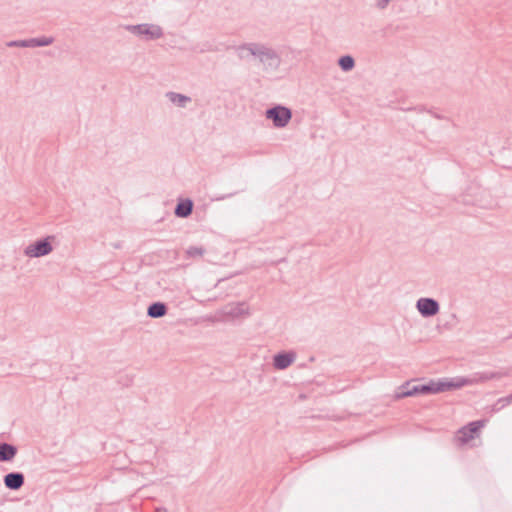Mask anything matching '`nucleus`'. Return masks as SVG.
Wrapping results in <instances>:
<instances>
[{"label": "nucleus", "instance_id": "obj_18", "mask_svg": "<svg viewBox=\"0 0 512 512\" xmlns=\"http://www.w3.org/2000/svg\"><path fill=\"white\" fill-rule=\"evenodd\" d=\"M187 254L191 257L202 256L204 254V249L202 247L190 246L187 250Z\"/></svg>", "mask_w": 512, "mask_h": 512}, {"label": "nucleus", "instance_id": "obj_7", "mask_svg": "<svg viewBox=\"0 0 512 512\" xmlns=\"http://www.w3.org/2000/svg\"><path fill=\"white\" fill-rule=\"evenodd\" d=\"M464 385V382L454 383L448 381H429L426 384H419L420 394H436L450 390L452 388H458Z\"/></svg>", "mask_w": 512, "mask_h": 512}, {"label": "nucleus", "instance_id": "obj_13", "mask_svg": "<svg viewBox=\"0 0 512 512\" xmlns=\"http://www.w3.org/2000/svg\"><path fill=\"white\" fill-rule=\"evenodd\" d=\"M420 394L419 384H412L407 382L399 388V392L396 394L397 398H405Z\"/></svg>", "mask_w": 512, "mask_h": 512}, {"label": "nucleus", "instance_id": "obj_28", "mask_svg": "<svg viewBox=\"0 0 512 512\" xmlns=\"http://www.w3.org/2000/svg\"><path fill=\"white\" fill-rule=\"evenodd\" d=\"M278 352L284 353V352H294V351L293 350H284V349H282V350H279Z\"/></svg>", "mask_w": 512, "mask_h": 512}, {"label": "nucleus", "instance_id": "obj_20", "mask_svg": "<svg viewBox=\"0 0 512 512\" xmlns=\"http://www.w3.org/2000/svg\"><path fill=\"white\" fill-rule=\"evenodd\" d=\"M236 194H237V192L215 195L214 197H212V201H223V200L233 197Z\"/></svg>", "mask_w": 512, "mask_h": 512}, {"label": "nucleus", "instance_id": "obj_9", "mask_svg": "<svg viewBox=\"0 0 512 512\" xmlns=\"http://www.w3.org/2000/svg\"><path fill=\"white\" fill-rule=\"evenodd\" d=\"M194 208V202L190 198H179L174 208V214L178 218L189 217Z\"/></svg>", "mask_w": 512, "mask_h": 512}, {"label": "nucleus", "instance_id": "obj_24", "mask_svg": "<svg viewBox=\"0 0 512 512\" xmlns=\"http://www.w3.org/2000/svg\"><path fill=\"white\" fill-rule=\"evenodd\" d=\"M428 112L431 113V115L436 119H443V116L436 112H432L431 110H428Z\"/></svg>", "mask_w": 512, "mask_h": 512}, {"label": "nucleus", "instance_id": "obj_10", "mask_svg": "<svg viewBox=\"0 0 512 512\" xmlns=\"http://www.w3.org/2000/svg\"><path fill=\"white\" fill-rule=\"evenodd\" d=\"M168 312V306L165 302L155 301L147 307V316L153 319L164 317Z\"/></svg>", "mask_w": 512, "mask_h": 512}, {"label": "nucleus", "instance_id": "obj_23", "mask_svg": "<svg viewBox=\"0 0 512 512\" xmlns=\"http://www.w3.org/2000/svg\"><path fill=\"white\" fill-rule=\"evenodd\" d=\"M464 204H476V201L475 200H470L467 198V196H462V200H461Z\"/></svg>", "mask_w": 512, "mask_h": 512}, {"label": "nucleus", "instance_id": "obj_29", "mask_svg": "<svg viewBox=\"0 0 512 512\" xmlns=\"http://www.w3.org/2000/svg\"><path fill=\"white\" fill-rule=\"evenodd\" d=\"M114 247L115 248H121V245H120V243H117V244H114Z\"/></svg>", "mask_w": 512, "mask_h": 512}, {"label": "nucleus", "instance_id": "obj_12", "mask_svg": "<svg viewBox=\"0 0 512 512\" xmlns=\"http://www.w3.org/2000/svg\"><path fill=\"white\" fill-rule=\"evenodd\" d=\"M166 98L171 103H173L174 105H176L180 108H185L187 103L191 102V98L189 96L178 93V92H173V91L167 92Z\"/></svg>", "mask_w": 512, "mask_h": 512}, {"label": "nucleus", "instance_id": "obj_19", "mask_svg": "<svg viewBox=\"0 0 512 512\" xmlns=\"http://www.w3.org/2000/svg\"><path fill=\"white\" fill-rule=\"evenodd\" d=\"M8 47H23L27 48V39L11 40L6 43Z\"/></svg>", "mask_w": 512, "mask_h": 512}, {"label": "nucleus", "instance_id": "obj_3", "mask_svg": "<svg viewBox=\"0 0 512 512\" xmlns=\"http://www.w3.org/2000/svg\"><path fill=\"white\" fill-rule=\"evenodd\" d=\"M265 117L272 121L274 127L284 128L292 119V110L284 105L275 104L266 109Z\"/></svg>", "mask_w": 512, "mask_h": 512}, {"label": "nucleus", "instance_id": "obj_1", "mask_svg": "<svg viewBox=\"0 0 512 512\" xmlns=\"http://www.w3.org/2000/svg\"><path fill=\"white\" fill-rule=\"evenodd\" d=\"M240 60L256 58L266 72H274L281 65V55L272 47L263 43L248 42L232 47Z\"/></svg>", "mask_w": 512, "mask_h": 512}, {"label": "nucleus", "instance_id": "obj_17", "mask_svg": "<svg viewBox=\"0 0 512 512\" xmlns=\"http://www.w3.org/2000/svg\"><path fill=\"white\" fill-rule=\"evenodd\" d=\"M337 63L343 72H349L355 67V59L349 54L340 56Z\"/></svg>", "mask_w": 512, "mask_h": 512}, {"label": "nucleus", "instance_id": "obj_14", "mask_svg": "<svg viewBox=\"0 0 512 512\" xmlns=\"http://www.w3.org/2000/svg\"><path fill=\"white\" fill-rule=\"evenodd\" d=\"M294 361V354H276L274 356L273 365L276 369H286Z\"/></svg>", "mask_w": 512, "mask_h": 512}, {"label": "nucleus", "instance_id": "obj_15", "mask_svg": "<svg viewBox=\"0 0 512 512\" xmlns=\"http://www.w3.org/2000/svg\"><path fill=\"white\" fill-rule=\"evenodd\" d=\"M52 36H39L27 39V48L46 47L54 43Z\"/></svg>", "mask_w": 512, "mask_h": 512}, {"label": "nucleus", "instance_id": "obj_26", "mask_svg": "<svg viewBox=\"0 0 512 512\" xmlns=\"http://www.w3.org/2000/svg\"><path fill=\"white\" fill-rule=\"evenodd\" d=\"M155 512H168V511L166 508L160 507V508H156Z\"/></svg>", "mask_w": 512, "mask_h": 512}, {"label": "nucleus", "instance_id": "obj_5", "mask_svg": "<svg viewBox=\"0 0 512 512\" xmlns=\"http://www.w3.org/2000/svg\"><path fill=\"white\" fill-rule=\"evenodd\" d=\"M126 30L137 36L144 37L147 41L160 39L164 35L163 29L157 24L142 23L128 25Z\"/></svg>", "mask_w": 512, "mask_h": 512}, {"label": "nucleus", "instance_id": "obj_16", "mask_svg": "<svg viewBox=\"0 0 512 512\" xmlns=\"http://www.w3.org/2000/svg\"><path fill=\"white\" fill-rule=\"evenodd\" d=\"M17 453L16 447L3 443L0 444V461H11Z\"/></svg>", "mask_w": 512, "mask_h": 512}, {"label": "nucleus", "instance_id": "obj_8", "mask_svg": "<svg viewBox=\"0 0 512 512\" xmlns=\"http://www.w3.org/2000/svg\"><path fill=\"white\" fill-rule=\"evenodd\" d=\"M225 316L231 319H238L250 315L249 306L246 302L229 304L224 309Z\"/></svg>", "mask_w": 512, "mask_h": 512}, {"label": "nucleus", "instance_id": "obj_22", "mask_svg": "<svg viewBox=\"0 0 512 512\" xmlns=\"http://www.w3.org/2000/svg\"><path fill=\"white\" fill-rule=\"evenodd\" d=\"M390 0H377L376 5L379 9H384L389 4Z\"/></svg>", "mask_w": 512, "mask_h": 512}, {"label": "nucleus", "instance_id": "obj_2", "mask_svg": "<svg viewBox=\"0 0 512 512\" xmlns=\"http://www.w3.org/2000/svg\"><path fill=\"white\" fill-rule=\"evenodd\" d=\"M485 424V420H477L461 427L455 433L453 438L454 443L459 447L468 445L471 441L480 437L481 430L484 428Z\"/></svg>", "mask_w": 512, "mask_h": 512}, {"label": "nucleus", "instance_id": "obj_4", "mask_svg": "<svg viewBox=\"0 0 512 512\" xmlns=\"http://www.w3.org/2000/svg\"><path fill=\"white\" fill-rule=\"evenodd\" d=\"M54 236L39 238L24 248V255L29 258H40L53 251L52 241Z\"/></svg>", "mask_w": 512, "mask_h": 512}, {"label": "nucleus", "instance_id": "obj_25", "mask_svg": "<svg viewBox=\"0 0 512 512\" xmlns=\"http://www.w3.org/2000/svg\"><path fill=\"white\" fill-rule=\"evenodd\" d=\"M409 110H415V111H418V112H423V111H425V108L423 106H417V107H414V108H410Z\"/></svg>", "mask_w": 512, "mask_h": 512}, {"label": "nucleus", "instance_id": "obj_6", "mask_svg": "<svg viewBox=\"0 0 512 512\" xmlns=\"http://www.w3.org/2000/svg\"><path fill=\"white\" fill-rule=\"evenodd\" d=\"M418 313L423 318H431L437 315L440 311L439 302L431 297H421L416 301L415 305Z\"/></svg>", "mask_w": 512, "mask_h": 512}, {"label": "nucleus", "instance_id": "obj_21", "mask_svg": "<svg viewBox=\"0 0 512 512\" xmlns=\"http://www.w3.org/2000/svg\"><path fill=\"white\" fill-rule=\"evenodd\" d=\"M510 403H512V394H510L506 397L500 398L497 402V404H500L501 407H505V406L509 405Z\"/></svg>", "mask_w": 512, "mask_h": 512}, {"label": "nucleus", "instance_id": "obj_31", "mask_svg": "<svg viewBox=\"0 0 512 512\" xmlns=\"http://www.w3.org/2000/svg\"><path fill=\"white\" fill-rule=\"evenodd\" d=\"M510 337H512V332H511V336Z\"/></svg>", "mask_w": 512, "mask_h": 512}, {"label": "nucleus", "instance_id": "obj_11", "mask_svg": "<svg viewBox=\"0 0 512 512\" xmlns=\"http://www.w3.org/2000/svg\"><path fill=\"white\" fill-rule=\"evenodd\" d=\"M4 484L8 489L18 490L24 484V475L19 472H12L4 477Z\"/></svg>", "mask_w": 512, "mask_h": 512}, {"label": "nucleus", "instance_id": "obj_27", "mask_svg": "<svg viewBox=\"0 0 512 512\" xmlns=\"http://www.w3.org/2000/svg\"><path fill=\"white\" fill-rule=\"evenodd\" d=\"M450 317H451L452 322H455V320H456V315H455V314H451V316H450Z\"/></svg>", "mask_w": 512, "mask_h": 512}, {"label": "nucleus", "instance_id": "obj_30", "mask_svg": "<svg viewBox=\"0 0 512 512\" xmlns=\"http://www.w3.org/2000/svg\"><path fill=\"white\" fill-rule=\"evenodd\" d=\"M447 325L453 326V323L452 322H446L445 326H447Z\"/></svg>", "mask_w": 512, "mask_h": 512}]
</instances>
